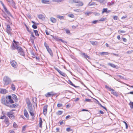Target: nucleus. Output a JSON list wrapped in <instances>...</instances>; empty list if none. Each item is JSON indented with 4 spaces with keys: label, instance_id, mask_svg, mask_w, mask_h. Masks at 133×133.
<instances>
[{
    "label": "nucleus",
    "instance_id": "1",
    "mask_svg": "<svg viewBox=\"0 0 133 133\" xmlns=\"http://www.w3.org/2000/svg\"><path fill=\"white\" fill-rule=\"evenodd\" d=\"M11 82L10 79L7 76H4L3 79V83L4 85H8Z\"/></svg>",
    "mask_w": 133,
    "mask_h": 133
},
{
    "label": "nucleus",
    "instance_id": "2",
    "mask_svg": "<svg viewBox=\"0 0 133 133\" xmlns=\"http://www.w3.org/2000/svg\"><path fill=\"white\" fill-rule=\"evenodd\" d=\"M44 45L48 52L51 56H53V54L52 50L51 49L49 48V46L45 42L44 43Z\"/></svg>",
    "mask_w": 133,
    "mask_h": 133
},
{
    "label": "nucleus",
    "instance_id": "3",
    "mask_svg": "<svg viewBox=\"0 0 133 133\" xmlns=\"http://www.w3.org/2000/svg\"><path fill=\"white\" fill-rule=\"evenodd\" d=\"M9 101V100L7 99V96L6 99L4 98H3L2 99V102L3 104L8 107L9 105H8L10 104Z\"/></svg>",
    "mask_w": 133,
    "mask_h": 133
},
{
    "label": "nucleus",
    "instance_id": "4",
    "mask_svg": "<svg viewBox=\"0 0 133 133\" xmlns=\"http://www.w3.org/2000/svg\"><path fill=\"white\" fill-rule=\"evenodd\" d=\"M17 48L18 53H19L21 55L23 56H24V52L23 49L20 46H18V47H17Z\"/></svg>",
    "mask_w": 133,
    "mask_h": 133
},
{
    "label": "nucleus",
    "instance_id": "5",
    "mask_svg": "<svg viewBox=\"0 0 133 133\" xmlns=\"http://www.w3.org/2000/svg\"><path fill=\"white\" fill-rule=\"evenodd\" d=\"M10 63L11 66L14 68H16L18 66V64L17 62L14 60H10Z\"/></svg>",
    "mask_w": 133,
    "mask_h": 133
},
{
    "label": "nucleus",
    "instance_id": "6",
    "mask_svg": "<svg viewBox=\"0 0 133 133\" xmlns=\"http://www.w3.org/2000/svg\"><path fill=\"white\" fill-rule=\"evenodd\" d=\"M13 113L11 111L8 112L6 113V115L11 119H14L15 118V116L13 115Z\"/></svg>",
    "mask_w": 133,
    "mask_h": 133
},
{
    "label": "nucleus",
    "instance_id": "7",
    "mask_svg": "<svg viewBox=\"0 0 133 133\" xmlns=\"http://www.w3.org/2000/svg\"><path fill=\"white\" fill-rule=\"evenodd\" d=\"M27 107L29 111H31L33 110V108L32 107V104L30 102H27Z\"/></svg>",
    "mask_w": 133,
    "mask_h": 133
},
{
    "label": "nucleus",
    "instance_id": "8",
    "mask_svg": "<svg viewBox=\"0 0 133 133\" xmlns=\"http://www.w3.org/2000/svg\"><path fill=\"white\" fill-rule=\"evenodd\" d=\"M48 106V105H46L44 106L43 108V114L45 116L47 113Z\"/></svg>",
    "mask_w": 133,
    "mask_h": 133
},
{
    "label": "nucleus",
    "instance_id": "9",
    "mask_svg": "<svg viewBox=\"0 0 133 133\" xmlns=\"http://www.w3.org/2000/svg\"><path fill=\"white\" fill-rule=\"evenodd\" d=\"M55 94L53 92H48L45 95V96L47 97H48L51 96H52L54 95Z\"/></svg>",
    "mask_w": 133,
    "mask_h": 133
},
{
    "label": "nucleus",
    "instance_id": "10",
    "mask_svg": "<svg viewBox=\"0 0 133 133\" xmlns=\"http://www.w3.org/2000/svg\"><path fill=\"white\" fill-rule=\"evenodd\" d=\"M54 68L58 72H59L61 75L64 76H65V74L64 73L61 71L60 70H59L56 67H54Z\"/></svg>",
    "mask_w": 133,
    "mask_h": 133
},
{
    "label": "nucleus",
    "instance_id": "11",
    "mask_svg": "<svg viewBox=\"0 0 133 133\" xmlns=\"http://www.w3.org/2000/svg\"><path fill=\"white\" fill-rule=\"evenodd\" d=\"M24 115L26 118H29V116L28 112L27 110H26V109H24Z\"/></svg>",
    "mask_w": 133,
    "mask_h": 133
},
{
    "label": "nucleus",
    "instance_id": "12",
    "mask_svg": "<svg viewBox=\"0 0 133 133\" xmlns=\"http://www.w3.org/2000/svg\"><path fill=\"white\" fill-rule=\"evenodd\" d=\"M109 90L110 91H112L111 93L114 95L116 96H118V95L117 94V93L115 91L114 89H112L111 88H109Z\"/></svg>",
    "mask_w": 133,
    "mask_h": 133
},
{
    "label": "nucleus",
    "instance_id": "13",
    "mask_svg": "<svg viewBox=\"0 0 133 133\" xmlns=\"http://www.w3.org/2000/svg\"><path fill=\"white\" fill-rule=\"evenodd\" d=\"M0 92L1 93L3 94H5L7 92V90L4 89H0Z\"/></svg>",
    "mask_w": 133,
    "mask_h": 133
},
{
    "label": "nucleus",
    "instance_id": "14",
    "mask_svg": "<svg viewBox=\"0 0 133 133\" xmlns=\"http://www.w3.org/2000/svg\"><path fill=\"white\" fill-rule=\"evenodd\" d=\"M50 1L46 0H42L41 2L42 3L45 4H50Z\"/></svg>",
    "mask_w": 133,
    "mask_h": 133
},
{
    "label": "nucleus",
    "instance_id": "15",
    "mask_svg": "<svg viewBox=\"0 0 133 133\" xmlns=\"http://www.w3.org/2000/svg\"><path fill=\"white\" fill-rule=\"evenodd\" d=\"M4 10L5 11V12H6L7 14L11 16L12 17V15L10 13V12L8 11L7 9L6 8H5L4 9Z\"/></svg>",
    "mask_w": 133,
    "mask_h": 133
},
{
    "label": "nucleus",
    "instance_id": "16",
    "mask_svg": "<svg viewBox=\"0 0 133 133\" xmlns=\"http://www.w3.org/2000/svg\"><path fill=\"white\" fill-rule=\"evenodd\" d=\"M38 17L39 19L42 20H44L45 19V17L44 15L42 14H40L38 15Z\"/></svg>",
    "mask_w": 133,
    "mask_h": 133
},
{
    "label": "nucleus",
    "instance_id": "17",
    "mask_svg": "<svg viewBox=\"0 0 133 133\" xmlns=\"http://www.w3.org/2000/svg\"><path fill=\"white\" fill-rule=\"evenodd\" d=\"M18 47L17 45H15L14 43H13L12 45V46L11 48L12 50H14L15 49L17 50V47Z\"/></svg>",
    "mask_w": 133,
    "mask_h": 133
},
{
    "label": "nucleus",
    "instance_id": "18",
    "mask_svg": "<svg viewBox=\"0 0 133 133\" xmlns=\"http://www.w3.org/2000/svg\"><path fill=\"white\" fill-rule=\"evenodd\" d=\"M43 122L42 121V118H39V127L41 128H42V124Z\"/></svg>",
    "mask_w": 133,
    "mask_h": 133
},
{
    "label": "nucleus",
    "instance_id": "19",
    "mask_svg": "<svg viewBox=\"0 0 133 133\" xmlns=\"http://www.w3.org/2000/svg\"><path fill=\"white\" fill-rule=\"evenodd\" d=\"M81 55L83 56L84 57L87 59L88 58V59H89V57L85 53H82L81 54Z\"/></svg>",
    "mask_w": 133,
    "mask_h": 133
},
{
    "label": "nucleus",
    "instance_id": "20",
    "mask_svg": "<svg viewBox=\"0 0 133 133\" xmlns=\"http://www.w3.org/2000/svg\"><path fill=\"white\" fill-rule=\"evenodd\" d=\"M12 98L15 100L16 101L18 100V99L17 97L14 94H12Z\"/></svg>",
    "mask_w": 133,
    "mask_h": 133
},
{
    "label": "nucleus",
    "instance_id": "21",
    "mask_svg": "<svg viewBox=\"0 0 133 133\" xmlns=\"http://www.w3.org/2000/svg\"><path fill=\"white\" fill-rule=\"evenodd\" d=\"M9 3L14 8L15 7V3L13 0H12V1L9 2Z\"/></svg>",
    "mask_w": 133,
    "mask_h": 133
},
{
    "label": "nucleus",
    "instance_id": "22",
    "mask_svg": "<svg viewBox=\"0 0 133 133\" xmlns=\"http://www.w3.org/2000/svg\"><path fill=\"white\" fill-rule=\"evenodd\" d=\"M57 17L61 20L64 19V16H61L59 15H58L57 16Z\"/></svg>",
    "mask_w": 133,
    "mask_h": 133
},
{
    "label": "nucleus",
    "instance_id": "23",
    "mask_svg": "<svg viewBox=\"0 0 133 133\" xmlns=\"http://www.w3.org/2000/svg\"><path fill=\"white\" fill-rule=\"evenodd\" d=\"M4 122L6 124H8V125H9V119L8 118L6 117L5 118Z\"/></svg>",
    "mask_w": 133,
    "mask_h": 133
},
{
    "label": "nucleus",
    "instance_id": "24",
    "mask_svg": "<svg viewBox=\"0 0 133 133\" xmlns=\"http://www.w3.org/2000/svg\"><path fill=\"white\" fill-rule=\"evenodd\" d=\"M50 21L54 23H55L56 22V19L53 17L50 18Z\"/></svg>",
    "mask_w": 133,
    "mask_h": 133
},
{
    "label": "nucleus",
    "instance_id": "25",
    "mask_svg": "<svg viewBox=\"0 0 133 133\" xmlns=\"http://www.w3.org/2000/svg\"><path fill=\"white\" fill-rule=\"evenodd\" d=\"M68 83H69V84H70V85H71L72 86H74V87H75V88H77V87H78V86H76L74 84L72 83V82L70 80H68Z\"/></svg>",
    "mask_w": 133,
    "mask_h": 133
},
{
    "label": "nucleus",
    "instance_id": "26",
    "mask_svg": "<svg viewBox=\"0 0 133 133\" xmlns=\"http://www.w3.org/2000/svg\"><path fill=\"white\" fill-rule=\"evenodd\" d=\"M114 1H112L111 2H109L108 3V5L110 6H112V5L115 4Z\"/></svg>",
    "mask_w": 133,
    "mask_h": 133
},
{
    "label": "nucleus",
    "instance_id": "27",
    "mask_svg": "<svg viewBox=\"0 0 133 133\" xmlns=\"http://www.w3.org/2000/svg\"><path fill=\"white\" fill-rule=\"evenodd\" d=\"M63 113V111L59 110L56 113L57 115H62Z\"/></svg>",
    "mask_w": 133,
    "mask_h": 133
},
{
    "label": "nucleus",
    "instance_id": "28",
    "mask_svg": "<svg viewBox=\"0 0 133 133\" xmlns=\"http://www.w3.org/2000/svg\"><path fill=\"white\" fill-rule=\"evenodd\" d=\"M33 30L34 31V33H35V35L37 36H39V34L38 33V31L37 30Z\"/></svg>",
    "mask_w": 133,
    "mask_h": 133
},
{
    "label": "nucleus",
    "instance_id": "29",
    "mask_svg": "<svg viewBox=\"0 0 133 133\" xmlns=\"http://www.w3.org/2000/svg\"><path fill=\"white\" fill-rule=\"evenodd\" d=\"M90 42L93 45H96L97 44V42H94L93 41H90Z\"/></svg>",
    "mask_w": 133,
    "mask_h": 133
},
{
    "label": "nucleus",
    "instance_id": "30",
    "mask_svg": "<svg viewBox=\"0 0 133 133\" xmlns=\"http://www.w3.org/2000/svg\"><path fill=\"white\" fill-rule=\"evenodd\" d=\"M96 5V3L95 2H92V3H91L90 2L88 4V6H92V5Z\"/></svg>",
    "mask_w": 133,
    "mask_h": 133
},
{
    "label": "nucleus",
    "instance_id": "31",
    "mask_svg": "<svg viewBox=\"0 0 133 133\" xmlns=\"http://www.w3.org/2000/svg\"><path fill=\"white\" fill-rule=\"evenodd\" d=\"M78 3L76 5V6H82L83 5V3L82 2H78Z\"/></svg>",
    "mask_w": 133,
    "mask_h": 133
},
{
    "label": "nucleus",
    "instance_id": "32",
    "mask_svg": "<svg viewBox=\"0 0 133 133\" xmlns=\"http://www.w3.org/2000/svg\"><path fill=\"white\" fill-rule=\"evenodd\" d=\"M7 30H12L11 28L10 25L9 24H8L7 25Z\"/></svg>",
    "mask_w": 133,
    "mask_h": 133
},
{
    "label": "nucleus",
    "instance_id": "33",
    "mask_svg": "<svg viewBox=\"0 0 133 133\" xmlns=\"http://www.w3.org/2000/svg\"><path fill=\"white\" fill-rule=\"evenodd\" d=\"M108 64L110 66L113 67V68H116V65L114 64H113L111 63H109Z\"/></svg>",
    "mask_w": 133,
    "mask_h": 133
},
{
    "label": "nucleus",
    "instance_id": "34",
    "mask_svg": "<svg viewBox=\"0 0 133 133\" xmlns=\"http://www.w3.org/2000/svg\"><path fill=\"white\" fill-rule=\"evenodd\" d=\"M8 107L11 108H14L16 107L17 105L16 104H13L10 105H9V106Z\"/></svg>",
    "mask_w": 133,
    "mask_h": 133
},
{
    "label": "nucleus",
    "instance_id": "35",
    "mask_svg": "<svg viewBox=\"0 0 133 133\" xmlns=\"http://www.w3.org/2000/svg\"><path fill=\"white\" fill-rule=\"evenodd\" d=\"M102 55H107L108 54H109V53L108 52H102L100 53Z\"/></svg>",
    "mask_w": 133,
    "mask_h": 133
},
{
    "label": "nucleus",
    "instance_id": "36",
    "mask_svg": "<svg viewBox=\"0 0 133 133\" xmlns=\"http://www.w3.org/2000/svg\"><path fill=\"white\" fill-rule=\"evenodd\" d=\"M30 53L32 56V57L34 58L35 56L33 52V51H31L30 52Z\"/></svg>",
    "mask_w": 133,
    "mask_h": 133
},
{
    "label": "nucleus",
    "instance_id": "37",
    "mask_svg": "<svg viewBox=\"0 0 133 133\" xmlns=\"http://www.w3.org/2000/svg\"><path fill=\"white\" fill-rule=\"evenodd\" d=\"M11 88L12 89V90L14 91L15 89V86L14 85L12 84L11 85Z\"/></svg>",
    "mask_w": 133,
    "mask_h": 133
},
{
    "label": "nucleus",
    "instance_id": "38",
    "mask_svg": "<svg viewBox=\"0 0 133 133\" xmlns=\"http://www.w3.org/2000/svg\"><path fill=\"white\" fill-rule=\"evenodd\" d=\"M106 20V18H102L98 20L99 21H104Z\"/></svg>",
    "mask_w": 133,
    "mask_h": 133
},
{
    "label": "nucleus",
    "instance_id": "39",
    "mask_svg": "<svg viewBox=\"0 0 133 133\" xmlns=\"http://www.w3.org/2000/svg\"><path fill=\"white\" fill-rule=\"evenodd\" d=\"M34 38L33 37H30V41L32 44H34Z\"/></svg>",
    "mask_w": 133,
    "mask_h": 133
},
{
    "label": "nucleus",
    "instance_id": "40",
    "mask_svg": "<svg viewBox=\"0 0 133 133\" xmlns=\"http://www.w3.org/2000/svg\"><path fill=\"white\" fill-rule=\"evenodd\" d=\"M129 105L130 108L132 109H133V102H130L129 103Z\"/></svg>",
    "mask_w": 133,
    "mask_h": 133
},
{
    "label": "nucleus",
    "instance_id": "41",
    "mask_svg": "<svg viewBox=\"0 0 133 133\" xmlns=\"http://www.w3.org/2000/svg\"><path fill=\"white\" fill-rule=\"evenodd\" d=\"M29 112L30 113V114L32 116H34V114L33 113V112L32 111H29Z\"/></svg>",
    "mask_w": 133,
    "mask_h": 133
},
{
    "label": "nucleus",
    "instance_id": "42",
    "mask_svg": "<svg viewBox=\"0 0 133 133\" xmlns=\"http://www.w3.org/2000/svg\"><path fill=\"white\" fill-rule=\"evenodd\" d=\"M107 8H104L103 9V10L102 11V13H103L104 12H107Z\"/></svg>",
    "mask_w": 133,
    "mask_h": 133
},
{
    "label": "nucleus",
    "instance_id": "43",
    "mask_svg": "<svg viewBox=\"0 0 133 133\" xmlns=\"http://www.w3.org/2000/svg\"><path fill=\"white\" fill-rule=\"evenodd\" d=\"M68 16L69 17L71 18H74L75 17L74 15L71 14H68Z\"/></svg>",
    "mask_w": 133,
    "mask_h": 133
},
{
    "label": "nucleus",
    "instance_id": "44",
    "mask_svg": "<svg viewBox=\"0 0 133 133\" xmlns=\"http://www.w3.org/2000/svg\"><path fill=\"white\" fill-rule=\"evenodd\" d=\"M63 104L61 103H58L57 104V107L58 108L60 107H62Z\"/></svg>",
    "mask_w": 133,
    "mask_h": 133
},
{
    "label": "nucleus",
    "instance_id": "45",
    "mask_svg": "<svg viewBox=\"0 0 133 133\" xmlns=\"http://www.w3.org/2000/svg\"><path fill=\"white\" fill-rule=\"evenodd\" d=\"M66 130L68 132H70L72 130L69 128H66Z\"/></svg>",
    "mask_w": 133,
    "mask_h": 133
},
{
    "label": "nucleus",
    "instance_id": "46",
    "mask_svg": "<svg viewBox=\"0 0 133 133\" xmlns=\"http://www.w3.org/2000/svg\"><path fill=\"white\" fill-rule=\"evenodd\" d=\"M13 126L14 128H16L17 127V124L15 122H14V123L13 124Z\"/></svg>",
    "mask_w": 133,
    "mask_h": 133
},
{
    "label": "nucleus",
    "instance_id": "47",
    "mask_svg": "<svg viewBox=\"0 0 133 133\" xmlns=\"http://www.w3.org/2000/svg\"><path fill=\"white\" fill-rule=\"evenodd\" d=\"M2 15L3 17L5 18L6 19V18L7 17V15L5 14V13H4L2 14Z\"/></svg>",
    "mask_w": 133,
    "mask_h": 133
},
{
    "label": "nucleus",
    "instance_id": "48",
    "mask_svg": "<svg viewBox=\"0 0 133 133\" xmlns=\"http://www.w3.org/2000/svg\"><path fill=\"white\" fill-rule=\"evenodd\" d=\"M133 52V50L128 51L126 52V53L128 54H131Z\"/></svg>",
    "mask_w": 133,
    "mask_h": 133
},
{
    "label": "nucleus",
    "instance_id": "49",
    "mask_svg": "<svg viewBox=\"0 0 133 133\" xmlns=\"http://www.w3.org/2000/svg\"><path fill=\"white\" fill-rule=\"evenodd\" d=\"M25 26L26 28L27 31L28 32H30V31L29 30V29L28 28V27L27 26L26 24L25 25Z\"/></svg>",
    "mask_w": 133,
    "mask_h": 133
},
{
    "label": "nucleus",
    "instance_id": "50",
    "mask_svg": "<svg viewBox=\"0 0 133 133\" xmlns=\"http://www.w3.org/2000/svg\"><path fill=\"white\" fill-rule=\"evenodd\" d=\"M9 103L11 104L13 103H14V101L12 99L10 100H9Z\"/></svg>",
    "mask_w": 133,
    "mask_h": 133
},
{
    "label": "nucleus",
    "instance_id": "51",
    "mask_svg": "<svg viewBox=\"0 0 133 133\" xmlns=\"http://www.w3.org/2000/svg\"><path fill=\"white\" fill-rule=\"evenodd\" d=\"M91 12H87L85 13V15L87 16H89Z\"/></svg>",
    "mask_w": 133,
    "mask_h": 133
},
{
    "label": "nucleus",
    "instance_id": "52",
    "mask_svg": "<svg viewBox=\"0 0 133 133\" xmlns=\"http://www.w3.org/2000/svg\"><path fill=\"white\" fill-rule=\"evenodd\" d=\"M32 27L34 29H36L37 28V27L36 25H35L34 24L32 25Z\"/></svg>",
    "mask_w": 133,
    "mask_h": 133
},
{
    "label": "nucleus",
    "instance_id": "53",
    "mask_svg": "<svg viewBox=\"0 0 133 133\" xmlns=\"http://www.w3.org/2000/svg\"><path fill=\"white\" fill-rule=\"evenodd\" d=\"M105 0H98L97 1L101 3H103Z\"/></svg>",
    "mask_w": 133,
    "mask_h": 133
},
{
    "label": "nucleus",
    "instance_id": "54",
    "mask_svg": "<svg viewBox=\"0 0 133 133\" xmlns=\"http://www.w3.org/2000/svg\"><path fill=\"white\" fill-rule=\"evenodd\" d=\"M85 101L87 102H91V100L89 99L86 98L85 99Z\"/></svg>",
    "mask_w": 133,
    "mask_h": 133
},
{
    "label": "nucleus",
    "instance_id": "55",
    "mask_svg": "<svg viewBox=\"0 0 133 133\" xmlns=\"http://www.w3.org/2000/svg\"><path fill=\"white\" fill-rule=\"evenodd\" d=\"M99 21L98 20H95L92 22V23L93 24H96L97 22Z\"/></svg>",
    "mask_w": 133,
    "mask_h": 133
},
{
    "label": "nucleus",
    "instance_id": "56",
    "mask_svg": "<svg viewBox=\"0 0 133 133\" xmlns=\"http://www.w3.org/2000/svg\"><path fill=\"white\" fill-rule=\"evenodd\" d=\"M30 33L31 34V37H33V38H35V37L34 36V35H33V34L32 32H31L30 31Z\"/></svg>",
    "mask_w": 133,
    "mask_h": 133
},
{
    "label": "nucleus",
    "instance_id": "57",
    "mask_svg": "<svg viewBox=\"0 0 133 133\" xmlns=\"http://www.w3.org/2000/svg\"><path fill=\"white\" fill-rule=\"evenodd\" d=\"M1 4H2V6H3V8L4 9L5 8H6L5 6L4 5V4L1 1Z\"/></svg>",
    "mask_w": 133,
    "mask_h": 133
},
{
    "label": "nucleus",
    "instance_id": "58",
    "mask_svg": "<svg viewBox=\"0 0 133 133\" xmlns=\"http://www.w3.org/2000/svg\"><path fill=\"white\" fill-rule=\"evenodd\" d=\"M100 104V105L101 106V107H102V108H103L105 110H106L107 111V109L105 107L103 106L101 104Z\"/></svg>",
    "mask_w": 133,
    "mask_h": 133
},
{
    "label": "nucleus",
    "instance_id": "59",
    "mask_svg": "<svg viewBox=\"0 0 133 133\" xmlns=\"http://www.w3.org/2000/svg\"><path fill=\"white\" fill-rule=\"evenodd\" d=\"M73 0H69V2L70 3H73Z\"/></svg>",
    "mask_w": 133,
    "mask_h": 133
},
{
    "label": "nucleus",
    "instance_id": "60",
    "mask_svg": "<svg viewBox=\"0 0 133 133\" xmlns=\"http://www.w3.org/2000/svg\"><path fill=\"white\" fill-rule=\"evenodd\" d=\"M65 31H66V33L68 34L70 33V31L69 30L65 29Z\"/></svg>",
    "mask_w": 133,
    "mask_h": 133
},
{
    "label": "nucleus",
    "instance_id": "61",
    "mask_svg": "<svg viewBox=\"0 0 133 133\" xmlns=\"http://www.w3.org/2000/svg\"><path fill=\"white\" fill-rule=\"evenodd\" d=\"M26 126H24L22 128V130L24 131L25 130Z\"/></svg>",
    "mask_w": 133,
    "mask_h": 133
},
{
    "label": "nucleus",
    "instance_id": "62",
    "mask_svg": "<svg viewBox=\"0 0 133 133\" xmlns=\"http://www.w3.org/2000/svg\"><path fill=\"white\" fill-rule=\"evenodd\" d=\"M123 122L125 124L126 126V128L127 129L128 128V125L127 123L125 121H124Z\"/></svg>",
    "mask_w": 133,
    "mask_h": 133
},
{
    "label": "nucleus",
    "instance_id": "63",
    "mask_svg": "<svg viewBox=\"0 0 133 133\" xmlns=\"http://www.w3.org/2000/svg\"><path fill=\"white\" fill-rule=\"evenodd\" d=\"M119 32L120 33H125L126 32L124 30H121L120 31H119Z\"/></svg>",
    "mask_w": 133,
    "mask_h": 133
},
{
    "label": "nucleus",
    "instance_id": "64",
    "mask_svg": "<svg viewBox=\"0 0 133 133\" xmlns=\"http://www.w3.org/2000/svg\"><path fill=\"white\" fill-rule=\"evenodd\" d=\"M6 117V116H5V115H3V116H1L0 117V119H3L4 118H5Z\"/></svg>",
    "mask_w": 133,
    "mask_h": 133
}]
</instances>
